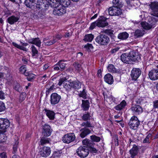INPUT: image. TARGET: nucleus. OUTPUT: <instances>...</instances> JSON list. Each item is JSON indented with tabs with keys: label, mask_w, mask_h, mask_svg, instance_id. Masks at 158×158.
<instances>
[{
	"label": "nucleus",
	"mask_w": 158,
	"mask_h": 158,
	"mask_svg": "<svg viewBox=\"0 0 158 158\" xmlns=\"http://www.w3.org/2000/svg\"><path fill=\"white\" fill-rule=\"evenodd\" d=\"M141 59L140 55L134 51H131L128 53H124L120 56V59L123 62L131 64L133 62L138 61Z\"/></svg>",
	"instance_id": "obj_1"
},
{
	"label": "nucleus",
	"mask_w": 158,
	"mask_h": 158,
	"mask_svg": "<svg viewBox=\"0 0 158 158\" xmlns=\"http://www.w3.org/2000/svg\"><path fill=\"white\" fill-rule=\"evenodd\" d=\"M96 41L99 44L106 45L109 42L110 39L107 35L101 34L97 37Z\"/></svg>",
	"instance_id": "obj_2"
},
{
	"label": "nucleus",
	"mask_w": 158,
	"mask_h": 158,
	"mask_svg": "<svg viewBox=\"0 0 158 158\" xmlns=\"http://www.w3.org/2000/svg\"><path fill=\"white\" fill-rule=\"evenodd\" d=\"M140 122L138 118L134 116L131 117L128 123L129 126L131 129L136 130L138 127Z\"/></svg>",
	"instance_id": "obj_3"
},
{
	"label": "nucleus",
	"mask_w": 158,
	"mask_h": 158,
	"mask_svg": "<svg viewBox=\"0 0 158 158\" xmlns=\"http://www.w3.org/2000/svg\"><path fill=\"white\" fill-rule=\"evenodd\" d=\"M77 153L81 158H84L88 155L89 150L87 147L81 146L77 149Z\"/></svg>",
	"instance_id": "obj_4"
},
{
	"label": "nucleus",
	"mask_w": 158,
	"mask_h": 158,
	"mask_svg": "<svg viewBox=\"0 0 158 158\" xmlns=\"http://www.w3.org/2000/svg\"><path fill=\"white\" fill-rule=\"evenodd\" d=\"M149 8L151 10L150 13L151 15H155L158 16V2H151L149 5Z\"/></svg>",
	"instance_id": "obj_5"
},
{
	"label": "nucleus",
	"mask_w": 158,
	"mask_h": 158,
	"mask_svg": "<svg viewBox=\"0 0 158 158\" xmlns=\"http://www.w3.org/2000/svg\"><path fill=\"white\" fill-rule=\"evenodd\" d=\"M54 7L55 8L53 11V14L55 15H62L66 12V8L63 7L60 4L57 5L56 7Z\"/></svg>",
	"instance_id": "obj_6"
},
{
	"label": "nucleus",
	"mask_w": 158,
	"mask_h": 158,
	"mask_svg": "<svg viewBox=\"0 0 158 158\" xmlns=\"http://www.w3.org/2000/svg\"><path fill=\"white\" fill-rule=\"evenodd\" d=\"M75 136L74 133H68L64 135L62 138L63 142L65 143H69L73 141L75 139Z\"/></svg>",
	"instance_id": "obj_7"
},
{
	"label": "nucleus",
	"mask_w": 158,
	"mask_h": 158,
	"mask_svg": "<svg viewBox=\"0 0 158 158\" xmlns=\"http://www.w3.org/2000/svg\"><path fill=\"white\" fill-rule=\"evenodd\" d=\"M109 15H119L122 13V10L120 7L112 6L108 9Z\"/></svg>",
	"instance_id": "obj_8"
},
{
	"label": "nucleus",
	"mask_w": 158,
	"mask_h": 158,
	"mask_svg": "<svg viewBox=\"0 0 158 158\" xmlns=\"http://www.w3.org/2000/svg\"><path fill=\"white\" fill-rule=\"evenodd\" d=\"M61 99V97L60 95L57 93H54L51 94L50 101L52 105H55L58 104Z\"/></svg>",
	"instance_id": "obj_9"
},
{
	"label": "nucleus",
	"mask_w": 158,
	"mask_h": 158,
	"mask_svg": "<svg viewBox=\"0 0 158 158\" xmlns=\"http://www.w3.org/2000/svg\"><path fill=\"white\" fill-rule=\"evenodd\" d=\"M141 73V71L139 68H133L131 72V76L132 79L136 81Z\"/></svg>",
	"instance_id": "obj_10"
},
{
	"label": "nucleus",
	"mask_w": 158,
	"mask_h": 158,
	"mask_svg": "<svg viewBox=\"0 0 158 158\" xmlns=\"http://www.w3.org/2000/svg\"><path fill=\"white\" fill-rule=\"evenodd\" d=\"M83 145H86L90 148V151L93 153H96L98 150L95 148L93 147L94 143L91 140L87 139H85L82 141Z\"/></svg>",
	"instance_id": "obj_11"
},
{
	"label": "nucleus",
	"mask_w": 158,
	"mask_h": 158,
	"mask_svg": "<svg viewBox=\"0 0 158 158\" xmlns=\"http://www.w3.org/2000/svg\"><path fill=\"white\" fill-rule=\"evenodd\" d=\"M10 123L9 120L6 118H0V129L6 131L5 130L10 126Z\"/></svg>",
	"instance_id": "obj_12"
},
{
	"label": "nucleus",
	"mask_w": 158,
	"mask_h": 158,
	"mask_svg": "<svg viewBox=\"0 0 158 158\" xmlns=\"http://www.w3.org/2000/svg\"><path fill=\"white\" fill-rule=\"evenodd\" d=\"M107 19L103 16L100 17L96 20L98 27H104L108 25V23L106 21Z\"/></svg>",
	"instance_id": "obj_13"
},
{
	"label": "nucleus",
	"mask_w": 158,
	"mask_h": 158,
	"mask_svg": "<svg viewBox=\"0 0 158 158\" xmlns=\"http://www.w3.org/2000/svg\"><path fill=\"white\" fill-rule=\"evenodd\" d=\"M148 76L152 80L155 81L158 79V69H153L149 71Z\"/></svg>",
	"instance_id": "obj_14"
},
{
	"label": "nucleus",
	"mask_w": 158,
	"mask_h": 158,
	"mask_svg": "<svg viewBox=\"0 0 158 158\" xmlns=\"http://www.w3.org/2000/svg\"><path fill=\"white\" fill-rule=\"evenodd\" d=\"M50 148L49 147L44 146L42 148H40L39 151L40 155L43 157H47L50 155Z\"/></svg>",
	"instance_id": "obj_15"
},
{
	"label": "nucleus",
	"mask_w": 158,
	"mask_h": 158,
	"mask_svg": "<svg viewBox=\"0 0 158 158\" xmlns=\"http://www.w3.org/2000/svg\"><path fill=\"white\" fill-rule=\"evenodd\" d=\"M52 129L50 126L47 124H44L42 128V134L45 136H48L51 134Z\"/></svg>",
	"instance_id": "obj_16"
},
{
	"label": "nucleus",
	"mask_w": 158,
	"mask_h": 158,
	"mask_svg": "<svg viewBox=\"0 0 158 158\" xmlns=\"http://www.w3.org/2000/svg\"><path fill=\"white\" fill-rule=\"evenodd\" d=\"M131 109L134 114L136 115L141 113L143 111L141 106L135 104H132Z\"/></svg>",
	"instance_id": "obj_17"
},
{
	"label": "nucleus",
	"mask_w": 158,
	"mask_h": 158,
	"mask_svg": "<svg viewBox=\"0 0 158 158\" xmlns=\"http://www.w3.org/2000/svg\"><path fill=\"white\" fill-rule=\"evenodd\" d=\"M138 147L136 145L134 144L132 148L129 151L131 157L132 158H136V156L138 155Z\"/></svg>",
	"instance_id": "obj_18"
},
{
	"label": "nucleus",
	"mask_w": 158,
	"mask_h": 158,
	"mask_svg": "<svg viewBox=\"0 0 158 158\" xmlns=\"http://www.w3.org/2000/svg\"><path fill=\"white\" fill-rule=\"evenodd\" d=\"M153 16L150 17L149 19L150 24L152 27H155L158 22V16L155 15H152Z\"/></svg>",
	"instance_id": "obj_19"
},
{
	"label": "nucleus",
	"mask_w": 158,
	"mask_h": 158,
	"mask_svg": "<svg viewBox=\"0 0 158 158\" xmlns=\"http://www.w3.org/2000/svg\"><path fill=\"white\" fill-rule=\"evenodd\" d=\"M19 19V17L13 15L7 18V21L10 25H13L17 22Z\"/></svg>",
	"instance_id": "obj_20"
},
{
	"label": "nucleus",
	"mask_w": 158,
	"mask_h": 158,
	"mask_svg": "<svg viewBox=\"0 0 158 158\" xmlns=\"http://www.w3.org/2000/svg\"><path fill=\"white\" fill-rule=\"evenodd\" d=\"M28 42L29 43L34 44L38 47H40L41 46V42L39 38L30 39L28 40Z\"/></svg>",
	"instance_id": "obj_21"
},
{
	"label": "nucleus",
	"mask_w": 158,
	"mask_h": 158,
	"mask_svg": "<svg viewBox=\"0 0 158 158\" xmlns=\"http://www.w3.org/2000/svg\"><path fill=\"white\" fill-rule=\"evenodd\" d=\"M80 131H81V132L80 134V136L82 138L85 137L91 132V131L89 128L85 127L82 128Z\"/></svg>",
	"instance_id": "obj_22"
},
{
	"label": "nucleus",
	"mask_w": 158,
	"mask_h": 158,
	"mask_svg": "<svg viewBox=\"0 0 158 158\" xmlns=\"http://www.w3.org/2000/svg\"><path fill=\"white\" fill-rule=\"evenodd\" d=\"M104 80L106 82L109 84H112L114 81L112 76L109 73H108L105 75Z\"/></svg>",
	"instance_id": "obj_23"
},
{
	"label": "nucleus",
	"mask_w": 158,
	"mask_h": 158,
	"mask_svg": "<svg viewBox=\"0 0 158 158\" xmlns=\"http://www.w3.org/2000/svg\"><path fill=\"white\" fill-rule=\"evenodd\" d=\"M36 0H25L24 3L28 7L32 9L35 4Z\"/></svg>",
	"instance_id": "obj_24"
},
{
	"label": "nucleus",
	"mask_w": 158,
	"mask_h": 158,
	"mask_svg": "<svg viewBox=\"0 0 158 158\" xmlns=\"http://www.w3.org/2000/svg\"><path fill=\"white\" fill-rule=\"evenodd\" d=\"M45 111L46 115L50 119L52 120L54 119L55 113L53 111L46 109H45Z\"/></svg>",
	"instance_id": "obj_25"
},
{
	"label": "nucleus",
	"mask_w": 158,
	"mask_h": 158,
	"mask_svg": "<svg viewBox=\"0 0 158 158\" xmlns=\"http://www.w3.org/2000/svg\"><path fill=\"white\" fill-rule=\"evenodd\" d=\"M82 106L83 110H87L89 109V103L88 100H82Z\"/></svg>",
	"instance_id": "obj_26"
},
{
	"label": "nucleus",
	"mask_w": 158,
	"mask_h": 158,
	"mask_svg": "<svg viewBox=\"0 0 158 158\" xmlns=\"http://www.w3.org/2000/svg\"><path fill=\"white\" fill-rule=\"evenodd\" d=\"M60 0H48V2H49V6L51 7H56L58 4H59Z\"/></svg>",
	"instance_id": "obj_27"
},
{
	"label": "nucleus",
	"mask_w": 158,
	"mask_h": 158,
	"mask_svg": "<svg viewBox=\"0 0 158 158\" xmlns=\"http://www.w3.org/2000/svg\"><path fill=\"white\" fill-rule=\"evenodd\" d=\"M129 36V34L126 32L120 33L118 34V39L122 40L127 39Z\"/></svg>",
	"instance_id": "obj_28"
},
{
	"label": "nucleus",
	"mask_w": 158,
	"mask_h": 158,
	"mask_svg": "<svg viewBox=\"0 0 158 158\" xmlns=\"http://www.w3.org/2000/svg\"><path fill=\"white\" fill-rule=\"evenodd\" d=\"M126 105V102L125 100H123L120 104L114 107L115 110H120L124 108Z\"/></svg>",
	"instance_id": "obj_29"
},
{
	"label": "nucleus",
	"mask_w": 158,
	"mask_h": 158,
	"mask_svg": "<svg viewBox=\"0 0 158 158\" xmlns=\"http://www.w3.org/2000/svg\"><path fill=\"white\" fill-rule=\"evenodd\" d=\"M70 1L69 0H60L59 4L66 8L70 5Z\"/></svg>",
	"instance_id": "obj_30"
},
{
	"label": "nucleus",
	"mask_w": 158,
	"mask_h": 158,
	"mask_svg": "<svg viewBox=\"0 0 158 158\" xmlns=\"http://www.w3.org/2000/svg\"><path fill=\"white\" fill-rule=\"evenodd\" d=\"M153 139V136L152 134L149 133L146 136V138L143 140V143H150L152 140Z\"/></svg>",
	"instance_id": "obj_31"
},
{
	"label": "nucleus",
	"mask_w": 158,
	"mask_h": 158,
	"mask_svg": "<svg viewBox=\"0 0 158 158\" xmlns=\"http://www.w3.org/2000/svg\"><path fill=\"white\" fill-rule=\"evenodd\" d=\"M73 81L69 82V81H67L64 84V87L67 90L69 91L72 88H73Z\"/></svg>",
	"instance_id": "obj_32"
},
{
	"label": "nucleus",
	"mask_w": 158,
	"mask_h": 158,
	"mask_svg": "<svg viewBox=\"0 0 158 158\" xmlns=\"http://www.w3.org/2000/svg\"><path fill=\"white\" fill-rule=\"evenodd\" d=\"M144 34L143 31L140 30H137L135 31L134 34V36L135 38H138L142 36Z\"/></svg>",
	"instance_id": "obj_33"
},
{
	"label": "nucleus",
	"mask_w": 158,
	"mask_h": 158,
	"mask_svg": "<svg viewBox=\"0 0 158 158\" xmlns=\"http://www.w3.org/2000/svg\"><path fill=\"white\" fill-rule=\"evenodd\" d=\"M78 96L80 97H82L84 99H86L87 98L86 91L84 87H83V90L82 91H80L78 94Z\"/></svg>",
	"instance_id": "obj_34"
},
{
	"label": "nucleus",
	"mask_w": 158,
	"mask_h": 158,
	"mask_svg": "<svg viewBox=\"0 0 158 158\" xmlns=\"http://www.w3.org/2000/svg\"><path fill=\"white\" fill-rule=\"evenodd\" d=\"M73 88L75 89H78L81 87V84L78 81H73Z\"/></svg>",
	"instance_id": "obj_35"
},
{
	"label": "nucleus",
	"mask_w": 158,
	"mask_h": 158,
	"mask_svg": "<svg viewBox=\"0 0 158 158\" xmlns=\"http://www.w3.org/2000/svg\"><path fill=\"white\" fill-rule=\"evenodd\" d=\"M141 24L143 29L145 30H149L152 28L149 23H148L146 22H142Z\"/></svg>",
	"instance_id": "obj_36"
},
{
	"label": "nucleus",
	"mask_w": 158,
	"mask_h": 158,
	"mask_svg": "<svg viewBox=\"0 0 158 158\" xmlns=\"http://www.w3.org/2000/svg\"><path fill=\"white\" fill-rule=\"evenodd\" d=\"M47 40L46 38L44 39V43L46 45L50 46L52 45L57 42V40L55 39H53L52 40L46 42Z\"/></svg>",
	"instance_id": "obj_37"
},
{
	"label": "nucleus",
	"mask_w": 158,
	"mask_h": 158,
	"mask_svg": "<svg viewBox=\"0 0 158 158\" xmlns=\"http://www.w3.org/2000/svg\"><path fill=\"white\" fill-rule=\"evenodd\" d=\"M94 39V35L92 34L85 35L84 40L85 41L91 42Z\"/></svg>",
	"instance_id": "obj_38"
},
{
	"label": "nucleus",
	"mask_w": 158,
	"mask_h": 158,
	"mask_svg": "<svg viewBox=\"0 0 158 158\" xmlns=\"http://www.w3.org/2000/svg\"><path fill=\"white\" fill-rule=\"evenodd\" d=\"M25 76H27V79L28 81H31L35 78V75L29 72L25 73Z\"/></svg>",
	"instance_id": "obj_39"
},
{
	"label": "nucleus",
	"mask_w": 158,
	"mask_h": 158,
	"mask_svg": "<svg viewBox=\"0 0 158 158\" xmlns=\"http://www.w3.org/2000/svg\"><path fill=\"white\" fill-rule=\"evenodd\" d=\"M90 139L91 140V141L92 142H98L101 140V138L100 137L96 136L95 135H93L90 136Z\"/></svg>",
	"instance_id": "obj_40"
},
{
	"label": "nucleus",
	"mask_w": 158,
	"mask_h": 158,
	"mask_svg": "<svg viewBox=\"0 0 158 158\" xmlns=\"http://www.w3.org/2000/svg\"><path fill=\"white\" fill-rule=\"evenodd\" d=\"M112 3L113 6L120 7L122 6L123 5L120 0H113Z\"/></svg>",
	"instance_id": "obj_41"
},
{
	"label": "nucleus",
	"mask_w": 158,
	"mask_h": 158,
	"mask_svg": "<svg viewBox=\"0 0 158 158\" xmlns=\"http://www.w3.org/2000/svg\"><path fill=\"white\" fill-rule=\"evenodd\" d=\"M81 126L82 127H85V128L87 127H93V125L91 123L90 121H86V122L82 123L81 124Z\"/></svg>",
	"instance_id": "obj_42"
},
{
	"label": "nucleus",
	"mask_w": 158,
	"mask_h": 158,
	"mask_svg": "<svg viewBox=\"0 0 158 158\" xmlns=\"http://www.w3.org/2000/svg\"><path fill=\"white\" fill-rule=\"evenodd\" d=\"M42 6L41 7V10H43V11L47 10L50 7L49 2H48L47 1L45 2H42Z\"/></svg>",
	"instance_id": "obj_43"
},
{
	"label": "nucleus",
	"mask_w": 158,
	"mask_h": 158,
	"mask_svg": "<svg viewBox=\"0 0 158 158\" xmlns=\"http://www.w3.org/2000/svg\"><path fill=\"white\" fill-rule=\"evenodd\" d=\"M49 139L43 137L41 138L40 139V143L41 145H44L46 143H49Z\"/></svg>",
	"instance_id": "obj_44"
},
{
	"label": "nucleus",
	"mask_w": 158,
	"mask_h": 158,
	"mask_svg": "<svg viewBox=\"0 0 158 158\" xmlns=\"http://www.w3.org/2000/svg\"><path fill=\"white\" fill-rule=\"evenodd\" d=\"M64 61V60H61L57 62L61 70H62L64 69L66 66V64L63 62Z\"/></svg>",
	"instance_id": "obj_45"
},
{
	"label": "nucleus",
	"mask_w": 158,
	"mask_h": 158,
	"mask_svg": "<svg viewBox=\"0 0 158 158\" xmlns=\"http://www.w3.org/2000/svg\"><path fill=\"white\" fill-rule=\"evenodd\" d=\"M12 44L13 46H14L15 47L19 48L20 49L27 51V49L26 48L24 47L23 46H20V45H18L16 43L13 42L12 43Z\"/></svg>",
	"instance_id": "obj_46"
},
{
	"label": "nucleus",
	"mask_w": 158,
	"mask_h": 158,
	"mask_svg": "<svg viewBox=\"0 0 158 158\" xmlns=\"http://www.w3.org/2000/svg\"><path fill=\"white\" fill-rule=\"evenodd\" d=\"M107 69L110 72L114 73L116 72V69L114 66L112 64H110L108 65Z\"/></svg>",
	"instance_id": "obj_47"
},
{
	"label": "nucleus",
	"mask_w": 158,
	"mask_h": 158,
	"mask_svg": "<svg viewBox=\"0 0 158 158\" xmlns=\"http://www.w3.org/2000/svg\"><path fill=\"white\" fill-rule=\"evenodd\" d=\"M90 114L88 113L84 114L82 117V120L84 121H88L90 119Z\"/></svg>",
	"instance_id": "obj_48"
},
{
	"label": "nucleus",
	"mask_w": 158,
	"mask_h": 158,
	"mask_svg": "<svg viewBox=\"0 0 158 158\" xmlns=\"http://www.w3.org/2000/svg\"><path fill=\"white\" fill-rule=\"evenodd\" d=\"M19 143V142L18 140L15 141V144L14 145L13 147V150L12 152L13 154L15 153L17 151V149L18 147V145Z\"/></svg>",
	"instance_id": "obj_49"
},
{
	"label": "nucleus",
	"mask_w": 158,
	"mask_h": 158,
	"mask_svg": "<svg viewBox=\"0 0 158 158\" xmlns=\"http://www.w3.org/2000/svg\"><path fill=\"white\" fill-rule=\"evenodd\" d=\"M19 71L22 74H23L25 76V73H28V72H27V68L26 67V66L23 65L21 66L19 68Z\"/></svg>",
	"instance_id": "obj_50"
},
{
	"label": "nucleus",
	"mask_w": 158,
	"mask_h": 158,
	"mask_svg": "<svg viewBox=\"0 0 158 158\" xmlns=\"http://www.w3.org/2000/svg\"><path fill=\"white\" fill-rule=\"evenodd\" d=\"M84 48L86 49L87 51H89L91 49H93V47L91 44L88 43L84 46Z\"/></svg>",
	"instance_id": "obj_51"
},
{
	"label": "nucleus",
	"mask_w": 158,
	"mask_h": 158,
	"mask_svg": "<svg viewBox=\"0 0 158 158\" xmlns=\"http://www.w3.org/2000/svg\"><path fill=\"white\" fill-rule=\"evenodd\" d=\"M96 26L98 27V23L97 21H95L91 24V25L89 27V29L90 30H92L95 28Z\"/></svg>",
	"instance_id": "obj_52"
},
{
	"label": "nucleus",
	"mask_w": 158,
	"mask_h": 158,
	"mask_svg": "<svg viewBox=\"0 0 158 158\" xmlns=\"http://www.w3.org/2000/svg\"><path fill=\"white\" fill-rule=\"evenodd\" d=\"M31 51L32 53V56H35L38 53V51L34 45H32L31 47Z\"/></svg>",
	"instance_id": "obj_53"
},
{
	"label": "nucleus",
	"mask_w": 158,
	"mask_h": 158,
	"mask_svg": "<svg viewBox=\"0 0 158 158\" xmlns=\"http://www.w3.org/2000/svg\"><path fill=\"white\" fill-rule=\"evenodd\" d=\"M5 108L4 103L3 102L0 101V112L4 110Z\"/></svg>",
	"instance_id": "obj_54"
},
{
	"label": "nucleus",
	"mask_w": 158,
	"mask_h": 158,
	"mask_svg": "<svg viewBox=\"0 0 158 158\" xmlns=\"http://www.w3.org/2000/svg\"><path fill=\"white\" fill-rule=\"evenodd\" d=\"M2 135V136L0 138V143H3L6 142L7 139V137L5 136L3 134Z\"/></svg>",
	"instance_id": "obj_55"
},
{
	"label": "nucleus",
	"mask_w": 158,
	"mask_h": 158,
	"mask_svg": "<svg viewBox=\"0 0 158 158\" xmlns=\"http://www.w3.org/2000/svg\"><path fill=\"white\" fill-rule=\"evenodd\" d=\"M45 13L42 11H39L38 13L37 16L38 18L41 19L45 17Z\"/></svg>",
	"instance_id": "obj_56"
},
{
	"label": "nucleus",
	"mask_w": 158,
	"mask_h": 158,
	"mask_svg": "<svg viewBox=\"0 0 158 158\" xmlns=\"http://www.w3.org/2000/svg\"><path fill=\"white\" fill-rule=\"evenodd\" d=\"M6 94L2 90L0 91V99L3 100L5 99Z\"/></svg>",
	"instance_id": "obj_57"
},
{
	"label": "nucleus",
	"mask_w": 158,
	"mask_h": 158,
	"mask_svg": "<svg viewBox=\"0 0 158 158\" xmlns=\"http://www.w3.org/2000/svg\"><path fill=\"white\" fill-rule=\"evenodd\" d=\"M15 89L18 92H20L21 90V87L19 84H17L15 86Z\"/></svg>",
	"instance_id": "obj_58"
},
{
	"label": "nucleus",
	"mask_w": 158,
	"mask_h": 158,
	"mask_svg": "<svg viewBox=\"0 0 158 158\" xmlns=\"http://www.w3.org/2000/svg\"><path fill=\"white\" fill-rule=\"evenodd\" d=\"M73 65L74 68L77 70H79L81 67V64L77 62L74 63Z\"/></svg>",
	"instance_id": "obj_59"
},
{
	"label": "nucleus",
	"mask_w": 158,
	"mask_h": 158,
	"mask_svg": "<svg viewBox=\"0 0 158 158\" xmlns=\"http://www.w3.org/2000/svg\"><path fill=\"white\" fill-rule=\"evenodd\" d=\"M66 80V79L65 77H63L60 79L59 80L58 85L60 86L62 84L63 82Z\"/></svg>",
	"instance_id": "obj_60"
},
{
	"label": "nucleus",
	"mask_w": 158,
	"mask_h": 158,
	"mask_svg": "<svg viewBox=\"0 0 158 158\" xmlns=\"http://www.w3.org/2000/svg\"><path fill=\"white\" fill-rule=\"evenodd\" d=\"M63 37V36L61 34H58L53 36V39H55L57 40V41L61 39Z\"/></svg>",
	"instance_id": "obj_61"
},
{
	"label": "nucleus",
	"mask_w": 158,
	"mask_h": 158,
	"mask_svg": "<svg viewBox=\"0 0 158 158\" xmlns=\"http://www.w3.org/2000/svg\"><path fill=\"white\" fill-rule=\"evenodd\" d=\"M153 109H158V100H156L154 101L153 102Z\"/></svg>",
	"instance_id": "obj_62"
},
{
	"label": "nucleus",
	"mask_w": 158,
	"mask_h": 158,
	"mask_svg": "<svg viewBox=\"0 0 158 158\" xmlns=\"http://www.w3.org/2000/svg\"><path fill=\"white\" fill-rule=\"evenodd\" d=\"M42 2H37L36 3V8L38 9V10L41 9V7L42 5Z\"/></svg>",
	"instance_id": "obj_63"
},
{
	"label": "nucleus",
	"mask_w": 158,
	"mask_h": 158,
	"mask_svg": "<svg viewBox=\"0 0 158 158\" xmlns=\"http://www.w3.org/2000/svg\"><path fill=\"white\" fill-rule=\"evenodd\" d=\"M53 67V69L54 70L56 71H58L60 69L59 66V65L57 63L56 64H55Z\"/></svg>",
	"instance_id": "obj_64"
}]
</instances>
